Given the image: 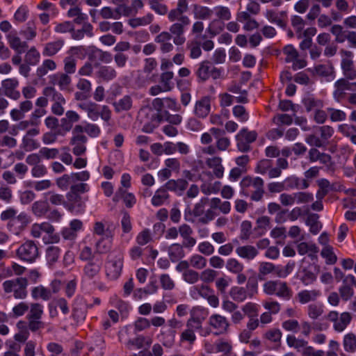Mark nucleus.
<instances>
[{
  "instance_id": "nucleus-1",
  "label": "nucleus",
  "mask_w": 356,
  "mask_h": 356,
  "mask_svg": "<svg viewBox=\"0 0 356 356\" xmlns=\"http://www.w3.org/2000/svg\"><path fill=\"white\" fill-rule=\"evenodd\" d=\"M31 235L35 238L42 237L44 243H56L59 240V236L54 233L52 225L47 222L33 224Z\"/></svg>"
},
{
  "instance_id": "nucleus-2",
  "label": "nucleus",
  "mask_w": 356,
  "mask_h": 356,
  "mask_svg": "<svg viewBox=\"0 0 356 356\" xmlns=\"http://www.w3.org/2000/svg\"><path fill=\"white\" fill-rule=\"evenodd\" d=\"M26 280L22 277L15 280H8L3 283V288L6 293H14L15 298H24L26 296Z\"/></svg>"
},
{
  "instance_id": "nucleus-3",
  "label": "nucleus",
  "mask_w": 356,
  "mask_h": 356,
  "mask_svg": "<svg viewBox=\"0 0 356 356\" xmlns=\"http://www.w3.org/2000/svg\"><path fill=\"white\" fill-rule=\"evenodd\" d=\"M123 257L122 254L118 253L116 255L110 254L108 260L106 264V273L111 279L118 278L122 271L123 266Z\"/></svg>"
},
{
  "instance_id": "nucleus-4",
  "label": "nucleus",
  "mask_w": 356,
  "mask_h": 356,
  "mask_svg": "<svg viewBox=\"0 0 356 356\" xmlns=\"http://www.w3.org/2000/svg\"><path fill=\"white\" fill-rule=\"evenodd\" d=\"M83 132H86L91 137H97L100 134V129L97 125L88 123L76 126L73 131V144L85 141V137L82 135Z\"/></svg>"
},
{
  "instance_id": "nucleus-5",
  "label": "nucleus",
  "mask_w": 356,
  "mask_h": 356,
  "mask_svg": "<svg viewBox=\"0 0 356 356\" xmlns=\"http://www.w3.org/2000/svg\"><path fill=\"white\" fill-rule=\"evenodd\" d=\"M17 256L20 259L32 263L39 257L38 248L32 241H27L22 244L17 250Z\"/></svg>"
},
{
  "instance_id": "nucleus-6",
  "label": "nucleus",
  "mask_w": 356,
  "mask_h": 356,
  "mask_svg": "<svg viewBox=\"0 0 356 356\" xmlns=\"http://www.w3.org/2000/svg\"><path fill=\"white\" fill-rule=\"evenodd\" d=\"M264 291L269 295L275 294L286 298L291 296L286 284L282 282L269 281L266 282L264 285Z\"/></svg>"
},
{
  "instance_id": "nucleus-7",
  "label": "nucleus",
  "mask_w": 356,
  "mask_h": 356,
  "mask_svg": "<svg viewBox=\"0 0 356 356\" xmlns=\"http://www.w3.org/2000/svg\"><path fill=\"white\" fill-rule=\"evenodd\" d=\"M263 180L259 177L245 178L241 181L243 187L250 188V192H253L252 199L254 200H259L263 195Z\"/></svg>"
},
{
  "instance_id": "nucleus-8",
  "label": "nucleus",
  "mask_w": 356,
  "mask_h": 356,
  "mask_svg": "<svg viewBox=\"0 0 356 356\" xmlns=\"http://www.w3.org/2000/svg\"><path fill=\"white\" fill-rule=\"evenodd\" d=\"M341 68L344 75L349 79L353 80L356 78V71L353 68V54L351 51H341Z\"/></svg>"
},
{
  "instance_id": "nucleus-9",
  "label": "nucleus",
  "mask_w": 356,
  "mask_h": 356,
  "mask_svg": "<svg viewBox=\"0 0 356 356\" xmlns=\"http://www.w3.org/2000/svg\"><path fill=\"white\" fill-rule=\"evenodd\" d=\"M257 137L254 131H249L246 129H241L236 136L237 147L241 152L248 149L249 144L252 143Z\"/></svg>"
},
{
  "instance_id": "nucleus-10",
  "label": "nucleus",
  "mask_w": 356,
  "mask_h": 356,
  "mask_svg": "<svg viewBox=\"0 0 356 356\" xmlns=\"http://www.w3.org/2000/svg\"><path fill=\"white\" fill-rule=\"evenodd\" d=\"M329 317L334 321V330L340 332L346 329L351 320V316L348 312H343L339 316L337 312H331Z\"/></svg>"
},
{
  "instance_id": "nucleus-11",
  "label": "nucleus",
  "mask_w": 356,
  "mask_h": 356,
  "mask_svg": "<svg viewBox=\"0 0 356 356\" xmlns=\"http://www.w3.org/2000/svg\"><path fill=\"white\" fill-rule=\"evenodd\" d=\"M208 315L207 311L201 307H195L191 310V318L188 322V326L200 328L201 323Z\"/></svg>"
},
{
  "instance_id": "nucleus-12",
  "label": "nucleus",
  "mask_w": 356,
  "mask_h": 356,
  "mask_svg": "<svg viewBox=\"0 0 356 356\" xmlns=\"http://www.w3.org/2000/svg\"><path fill=\"white\" fill-rule=\"evenodd\" d=\"M209 323L216 334H222L227 331L229 323L224 316L213 314L209 318Z\"/></svg>"
},
{
  "instance_id": "nucleus-13",
  "label": "nucleus",
  "mask_w": 356,
  "mask_h": 356,
  "mask_svg": "<svg viewBox=\"0 0 356 356\" xmlns=\"http://www.w3.org/2000/svg\"><path fill=\"white\" fill-rule=\"evenodd\" d=\"M187 9V3L186 0H179L178 6L177 9L172 10L168 15L169 19L171 21L176 19L182 22L184 24H189V19L188 17L183 16L182 13Z\"/></svg>"
},
{
  "instance_id": "nucleus-14",
  "label": "nucleus",
  "mask_w": 356,
  "mask_h": 356,
  "mask_svg": "<svg viewBox=\"0 0 356 356\" xmlns=\"http://www.w3.org/2000/svg\"><path fill=\"white\" fill-rule=\"evenodd\" d=\"M18 86V81L15 79H8L2 82L3 93L8 97L17 99L19 93L15 90Z\"/></svg>"
},
{
  "instance_id": "nucleus-15",
  "label": "nucleus",
  "mask_w": 356,
  "mask_h": 356,
  "mask_svg": "<svg viewBox=\"0 0 356 356\" xmlns=\"http://www.w3.org/2000/svg\"><path fill=\"white\" fill-rule=\"evenodd\" d=\"M79 106L87 112L90 119L93 121L98 120L99 117L100 106L92 102H83L79 104Z\"/></svg>"
},
{
  "instance_id": "nucleus-16",
  "label": "nucleus",
  "mask_w": 356,
  "mask_h": 356,
  "mask_svg": "<svg viewBox=\"0 0 356 356\" xmlns=\"http://www.w3.org/2000/svg\"><path fill=\"white\" fill-rule=\"evenodd\" d=\"M210 109L211 104L209 97H203L196 102L195 111L196 115L199 117L204 118L207 116L210 112Z\"/></svg>"
},
{
  "instance_id": "nucleus-17",
  "label": "nucleus",
  "mask_w": 356,
  "mask_h": 356,
  "mask_svg": "<svg viewBox=\"0 0 356 356\" xmlns=\"http://www.w3.org/2000/svg\"><path fill=\"white\" fill-rule=\"evenodd\" d=\"M265 15L271 23H274L280 26H284L286 24V15L284 12L267 10Z\"/></svg>"
},
{
  "instance_id": "nucleus-18",
  "label": "nucleus",
  "mask_w": 356,
  "mask_h": 356,
  "mask_svg": "<svg viewBox=\"0 0 356 356\" xmlns=\"http://www.w3.org/2000/svg\"><path fill=\"white\" fill-rule=\"evenodd\" d=\"M236 254L241 258L253 259L257 254V249L252 245L240 246L236 250Z\"/></svg>"
},
{
  "instance_id": "nucleus-19",
  "label": "nucleus",
  "mask_w": 356,
  "mask_h": 356,
  "mask_svg": "<svg viewBox=\"0 0 356 356\" xmlns=\"http://www.w3.org/2000/svg\"><path fill=\"white\" fill-rule=\"evenodd\" d=\"M320 295L321 292L318 290H303L298 293V298L300 303L306 304L315 300Z\"/></svg>"
},
{
  "instance_id": "nucleus-20",
  "label": "nucleus",
  "mask_w": 356,
  "mask_h": 356,
  "mask_svg": "<svg viewBox=\"0 0 356 356\" xmlns=\"http://www.w3.org/2000/svg\"><path fill=\"white\" fill-rule=\"evenodd\" d=\"M77 88L82 91L76 92L75 96L76 99H84L89 96L91 84L88 80L81 79L77 83Z\"/></svg>"
},
{
  "instance_id": "nucleus-21",
  "label": "nucleus",
  "mask_w": 356,
  "mask_h": 356,
  "mask_svg": "<svg viewBox=\"0 0 356 356\" xmlns=\"http://www.w3.org/2000/svg\"><path fill=\"white\" fill-rule=\"evenodd\" d=\"M7 40L10 46L19 53L24 49V44L21 42L15 31H12L7 35Z\"/></svg>"
},
{
  "instance_id": "nucleus-22",
  "label": "nucleus",
  "mask_w": 356,
  "mask_h": 356,
  "mask_svg": "<svg viewBox=\"0 0 356 356\" xmlns=\"http://www.w3.org/2000/svg\"><path fill=\"white\" fill-rule=\"evenodd\" d=\"M187 187V182L184 179H171L165 184V188L168 190L175 191L176 193H181Z\"/></svg>"
},
{
  "instance_id": "nucleus-23",
  "label": "nucleus",
  "mask_w": 356,
  "mask_h": 356,
  "mask_svg": "<svg viewBox=\"0 0 356 356\" xmlns=\"http://www.w3.org/2000/svg\"><path fill=\"white\" fill-rule=\"evenodd\" d=\"M222 160L219 157H213L207 160V165L213 168L217 177H222L224 173V168L221 164Z\"/></svg>"
},
{
  "instance_id": "nucleus-24",
  "label": "nucleus",
  "mask_w": 356,
  "mask_h": 356,
  "mask_svg": "<svg viewBox=\"0 0 356 356\" xmlns=\"http://www.w3.org/2000/svg\"><path fill=\"white\" fill-rule=\"evenodd\" d=\"M101 262L95 260V261L88 263L84 268V275L88 278L95 277L99 272Z\"/></svg>"
},
{
  "instance_id": "nucleus-25",
  "label": "nucleus",
  "mask_w": 356,
  "mask_h": 356,
  "mask_svg": "<svg viewBox=\"0 0 356 356\" xmlns=\"http://www.w3.org/2000/svg\"><path fill=\"white\" fill-rule=\"evenodd\" d=\"M305 195L302 193L289 195L283 193L280 197V200L283 205L289 206L293 205L296 202H300L302 201L301 197Z\"/></svg>"
},
{
  "instance_id": "nucleus-26",
  "label": "nucleus",
  "mask_w": 356,
  "mask_h": 356,
  "mask_svg": "<svg viewBox=\"0 0 356 356\" xmlns=\"http://www.w3.org/2000/svg\"><path fill=\"white\" fill-rule=\"evenodd\" d=\"M210 207L213 209H219L223 213H228L231 210L229 202H221L219 198H213L210 201Z\"/></svg>"
},
{
  "instance_id": "nucleus-27",
  "label": "nucleus",
  "mask_w": 356,
  "mask_h": 356,
  "mask_svg": "<svg viewBox=\"0 0 356 356\" xmlns=\"http://www.w3.org/2000/svg\"><path fill=\"white\" fill-rule=\"evenodd\" d=\"M168 197V195L166 189L161 188L156 191L154 196L152 197V204L156 207L160 206L164 203Z\"/></svg>"
},
{
  "instance_id": "nucleus-28",
  "label": "nucleus",
  "mask_w": 356,
  "mask_h": 356,
  "mask_svg": "<svg viewBox=\"0 0 356 356\" xmlns=\"http://www.w3.org/2000/svg\"><path fill=\"white\" fill-rule=\"evenodd\" d=\"M223 131L218 128H211L209 132L204 133L201 136V142L203 144H208L212 141V136L216 138L221 136Z\"/></svg>"
},
{
  "instance_id": "nucleus-29",
  "label": "nucleus",
  "mask_w": 356,
  "mask_h": 356,
  "mask_svg": "<svg viewBox=\"0 0 356 356\" xmlns=\"http://www.w3.org/2000/svg\"><path fill=\"white\" fill-rule=\"evenodd\" d=\"M32 296L35 299L48 300L51 298V291L46 288L39 286L32 290Z\"/></svg>"
},
{
  "instance_id": "nucleus-30",
  "label": "nucleus",
  "mask_w": 356,
  "mask_h": 356,
  "mask_svg": "<svg viewBox=\"0 0 356 356\" xmlns=\"http://www.w3.org/2000/svg\"><path fill=\"white\" fill-rule=\"evenodd\" d=\"M232 349L231 343L229 341L220 340L215 346L207 350L212 353H225L229 352Z\"/></svg>"
},
{
  "instance_id": "nucleus-31",
  "label": "nucleus",
  "mask_w": 356,
  "mask_h": 356,
  "mask_svg": "<svg viewBox=\"0 0 356 356\" xmlns=\"http://www.w3.org/2000/svg\"><path fill=\"white\" fill-rule=\"evenodd\" d=\"M169 256L172 261H177L184 256L182 247L178 244H173L169 248Z\"/></svg>"
},
{
  "instance_id": "nucleus-32",
  "label": "nucleus",
  "mask_w": 356,
  "mask_h": 356,
  "mask_svg": "<svg viewBox=\"0 0 356 356\" xmlns=\"http://www.w3.org/2000/svg\"><path fill=\"white\" fill-rule=\"evenodd\" d=\"M337 91L340 94L346 90H356V83H350L346 79H340L335 83Z\"/></svg>"
},
{
  "instance_id": "nucleus-33",
  "label": "nucleus",
  "mask_w": 356,
  "mask_h": 356,
  "mask_svg": "<svg viewBox=\"0 0 356 356\" xmlns=\"http://www.w3.org/2000/svg\"><path fill=\"white\" fill-rule=\"evenodd\" d=\"M343 346L346 351L354 352L356 349V336L353 334H347L343 339Z\"/></svg>"
},
{
  "instance_id": "nucleus-34",
  "label": "nucleus",
  "mask_w": 356,
  "mask_h": 356,
  "mask_svg": "<svg viewBox=\"0 0 356 356\" xmlns=\"http://www.w3.org/2000/svg\"><path fill=\"white\" fill-rule=\"evenodd\" d=\"M230 296L236 301L242 302L247 298L246 291L242 287L234 286L229 292Z\"/></svg>"
},
{
  "instance_id": "nucleus-35",
  "label": "nucleus",
  "mask_w": 356,
  "mask_h": 356,
  "mask_svg": "<svg viewBox=\"0 0 356 356\" xmlns=\"http://www.w3.org/2000/svg\"><path fill=\"white\" fill-rule=\"evenodd\" d=\"M291 24L296 31L298 37L302 38V32L305 27V21L298 15H295L291 18Z\"/></svg>"
},
{
  "instance_id": "nucleus-36",
  "label": "nucleus",
  "mask_w": 356,
  "mask_h": 356,
  "mask_svg": "<svg viewBox=\"0 0 356 356\" xmlns=\"http://www.w3.org/2000/svg\"><path fill=\"white\" fill-rule=\"evenodd\" d=\"M29 10L26 6H21L14 14V22L22 23L25 22L28 17Z\"/></svg>"
},
{
  "instance_id": "nucleus-37",
  "label": "nucleus",
  "mask_w": 356,
  "mask_h": 356,
  "mask_svg": "<svg viewBox=\"0 0 356 356\" xmlns=\"http://www.w3.org/2000/svg\"><path fill=\"white\" fill-rule=\"evenodd\" d=\"M132 105L131 98L128 96L124 97L122 99L114 104L115 111L120 112L129 110Z\"/></svg>"
},
{
  "instance_id": "nucleus-38",
  "label": "nucleus",
  "mask_w": 356,
  "mask_h": 356,
  "mask_svg": "<svg viewBox=\"0 0 356 356\" xmlns=\"http://www.w3.org/2000/svg\"><path fill=\"white\" fill-rule=\"evenodd\" d=\"M62 47L63 42L60 41L49 43L44 48V54L47 56H52L56 54Z\"/></svg>"
},
{
  "instance_id": "nucleus-39",
  "label": "nucleus",
  "mask_w": 356,
  "mask_h": 356,
  "mask_svg": "<svg viewBox=\"0 0 356 356\" xmlns=\"http://www.w3.org/2000/svg\"><path fill=\"white\" fill-rule=\"evenodd\" d=\"M257 227L256 230L258 231L259 235L264 234L268 229L270 220L266 216L259 218L257 221Z\"/></svg>"
},
{
  "instance_id": "nucleus-40",
  "label": "nucleus",
  "mask_w": 356,
  "mask_h": 356,
  "mask_svg": "<svg viewBox=\"0 0 356 356\" xmlns=\"http://www.w3.org/2000/svg\"><path fill=\"white\" fill-rule=\"evenodd\" d=\"M60 255V250L58 248L55 246H50L47 248L46 252V257L47 262L50 264L54 263Z\"/></svg>"
},
{
  "instance_id": "nucleus-41",
  "label": "nucleus",
  "mask_w": 356,
  "mask_h": 356,
  "mask_svg": "<svg viewBox=\"0 0 356 356\" xmlns=\"http://www.w3.org/2000/svg\"><path fill=\"white\" fill-rule=\"evenodd\" d=\"M156 291V286L154 285L148 286V289H138L134 293V298L136 300H140L145 298L148 294L153 293Z\"/></svg>"
},
{
  "instance_id": "nucleus-42",
  "label": "nucleus",
  "mask_w": 356,
  "mask_h": 356,
  "mask_svg": "<svg viewBox=\"0 0 356 356\" xmlns=\"http://www.w3.org/2000/svg\"><path fill=\"white\" fill-rule=\"evenodd\" d=\"M233 114L234 117L240 122H244L248 119V114L242 106H236L233 108Z\"/></svg>"
},
{
  "instance_id": "nucleus-43",
  "label": "nucleus",
  "mask_w": 356,
  "mask_h": 356,
  "mask_svg": "<svg viewBox=\"0 0 356 356\" xmlns=\"http://www.w3.org/2000/svg\"><path fill=\"white\" fill-rule=\"evenodd\" d=\"M56 69V63L51 60H46L43 62L42 65L38 69V74L39 76L45 75L49 70Z\"/></svg>"
},
{
  "instance_id": "nucleus-44",
  "label": "nucleus",
  "mask_w": 356,
  "mask_h": 356,
  "mask_svg": "<svg viewBox=\"0 0 356 356\" xmlns=\"http://www.w3.org/2000/svg\"><path fill=\"white\" fill-rule=\"evenodd\" d=\"M48 209V204L46 202H36L33 205V211L37 216H43Z\"/></svg>"
},
{
  "instance_id": "nucleus-45",
  "label": "nucleus",
  "mask_w": 356,
  "mask_h": 356,
  "mask_svg": "<svg viewBox=\"0 0 356 356\" xmlns=\"http://www.w3.org/2000/svg\"><path fill=\"white\" fill-rule=\"evenodd\" d=\"M284 54L286 55V61L291 63L294 61L298 57V52L292 45H286L284 48Z\"/></svg>"
},
{
  "instance_id": "nucleus-46",
  "label": "nucleus",
  "mask_w": 356,
  "mask_h": 356,
  "mask_svg": "<svg viewBox=\"0 0 356 356\" xmlns=\"http://www.w3.org/2000/svg\"><path fill=\"white\" fill-rule=\"evenodd\" d=\"M216 15L222 20H228L231 18V13L228 8L218 6L214 8Z\"/></svg>"
},
{
  "instance_id": "nucleus-47",
  "label": "nucleus",
  "mask_w": 356,
  "mask_h": 356,
  "mask_svg": "<svg viewBox=\"0 0 356 356\" xmlns=\"http://www.w3.org/2000/svg\"><path fill=\"white\" fill-rule=\"evenodd\" d=\"M227 269L232 273H238L243 270V266L235 259H229L226 265Z\"/></svg>"
},
{
  "instance_id": "nucleus-48",
  "label": "nucleus",
  "mask_w": 356,
  "mask_h": 356,
  "mask_svg": "<svg viewBox=\"0 0 356 356\" xmlns=\"http://www.w3.org/2000/svg\"><path fill=\"white\" fill-rule=\"evenodd\" d=\"M316 72L319 75L329 77V79H333V68L330 65H318L316 67Z\"/></svg>"
},
{
  "instance_id": "nucleus-49",
  "label": "nucleus",
  "mask_w": 356,
  "mask_h": 356,
  "mask_svg": "<svg viewBox=\"0 0 356 356\" xmlns=\"http://www.w3.org/2000/svg\"><path fill=\"white\" fill-rule=\"evenodd\" d=\"M309 157L312 161H320L326 163L330 160V157L325 154H321L316 149H312L309 152Z\"/></svg>"
},
{
  "instance_id": "nucleus-50",
  "label": "nucleus",
  "mask_w": 356,
  "mask_h": 356,
  "mask_svg": "<svg viewBox=\"0 0 356 356\" xmlns=\"http://www.w3.org/2000/svg\"><path fill=\"white\" fill-rule=\"evenodd\" d=\"M68 16L71 17H76L75 22L77 24H81L82 22H84L87 19L86 15L81 13L80 10L76 7L69 10Z\"/></svg>"
},
{
  "instance_id": "nucleus-51",
  "label": "nucleus",
  "mask_w": 356,
  "mask_h": 356,
  "mask_svg": "<svg viewBox=\"0 0 356 356\" xmlns=\"http://www.w3.org/2000/svg\"><path fill=\"white\" fill-rule=\"evenodd\" d=\"M92 26L90 24H84L83 30H78L76 32H73L72 35L74 39L80 40L84 37V33H87L90 36L92 35Z\"/></svg>"
},
{
  "instance_id": "nucleus-52",
  "label": "nucleus",
  "mask_w": 356,
  "mask_h": 356,
  "mask_svg": "<svg viewBox=\"0 0 356 356\" xmlns=\"http://www.w3.org/2000/svg\"><path fill=\"white\" fill-rule=\"evenodd\" d=\"M259 306L255 303L248 302L243 307V312L250 317L256 316L259 311Z\"/></svg>"
},
{
  "instance_id": "nucleus-53",
  "label": "nucleus",
  "mask_w": 356,
  "mask_h": 356,
  "mask_svg": "<svg viewBox=\"0 0 356 356\" xmlns=\"http://www.w3.org/2000/svg\"><path fill=\"white\" fill-rule=\"evenodd\" d=\"M328 113L330 114V119L334 122L343 121L346 118V113L341 110L329 108Z\"/></svg>"
},
{
  "instance_id": "nucleus-54",
  "label": "nucleus",
  "mask_w": 356,
  "mask_h": 356,
  "mask_svg": "<svg viewBox=\"0 0 356 356\" xmlns=\"http://www.w3.org/2000/svg\"><path fill=\"white\" fill-rule=\"evenodd\" d=\"M24 268L17 264H13L10 268H6L3 277L12 276L13 274L21 275L24 273Z\"/></svg>"
},
{
  "instance_id": "nucleus-55",
  "label": "nucleus",
  "mask_w": 356,
  "mask_h": 356,
  "mask_svg": "<svg viewBox=\"0 0 356 356\" xmlns=\"http://www.w3.org/2000/svg\"><path fill=\"white\" fill-rule=\"evenodd\" d=\"M58 102H55L52 106V112L56 115H60L63 113L64 109L62 106L63 104H65V99L60 95H56Z\"/></svg>"
},
{
  "instance_id": "nucleus-56",
  "label": "nucleus",
  "mask_w": 356,
  "mask_h": 356,
  "mask_svg": "<svg viewBox=\"0 0 356 356\" xmlns=\"http://www.w3.org/2000/svg\"><path fill=\"white\" fill-rule=\"evenodd\" d=\"M316 215L311 216L307 220V224L310 226V230L314 234H317L321 229V223L317 220Z\"/></svg>"
},
{
  "instance_id": "nucleus-57",
  "label": "nucleus",
  "mask_w": 356,
  "mask_h": 356,
  "mask_svg": "<svg viewBox=\"0 0 356 356\" xmlns=\"http://www.w3.org/2000/svg\"><path fill=\"white\" fill-rule=\"evenodd\" d=\"M39 143L33 139L32 138L24 136L23 138V146L26 151H32L38 148Z\"/></svg>"
},
{
  "instance_id": "nucleus-58",
  "label": "nucleus",
  "mask_w": 356,
  "mask_h": 356,
  "mask_svg": "<svg viewBox=\"0 0 356 356\" xmlns=\"http://www.w3.org/2000/svg\"><path fill=\"white\" fill-rule=\"evenodd\" d=\"M150 240L151 234L148 229L143 230L136 236V242L140 245L147 244Z\"/></svg>"
},
{
  "instance_id": "nucleus-59",
  "label": "nucleus",
  "mask_w": 356,
  "mask_h": 356,
  "mask_svg": "<svg viewBox=\"0 0 356 356\" xmlns=\"http://www.w3.org/2000/svg\"><path fill=\"white\" fill-rule=\"evenodd\" d=\"M99 73V76L105 80H110L115 76V70L110 67H101Z\"/></svg>"
},
{
  "instance_id": "nucleus-60",
  "label": "nucleus",
  "mask_w": 356,
  "mask_h": 356,
  "mask_svg": "<svg viewBox=\"0 0 356 356\" xmlns=\"http://www.w3.org/2000/svg\"><path fill=\"white\" fill-rule=\"evenodd\" d=\"M187 327L188 328L181 334V339L183 341L193 342L195 340V330L199 328H195L193 327H189L188 325Z\"/></svg>"
},
{
  "instance_id": "nucleus-61",
  "label": "nucleus",
  "mask_w": 356,
  "mask_h": 356,
  "mask_svg": "<svg viewBox=\"0 0 356 356\" xmlns=\"http://www.w3.org/2000/svg\"><path fill=\"white\" fill-rule=\"evenodd\" d=\"M28 309V305L22 302L13 308V314L15 317H19L24 315Z\"/></svg>"
},
{
  "instance_id": "nucleus-62",
  "label": "nucleus",
  "mask_w": 356,
  "mask_h": 356,
  "mask_svg": "<svg viewBox=\"0 0 356 356\" xmlns=\"http://www.w3.org/2000/svg\"><path fill=\"white\" fill-rule=\"evenodd\" d=\"M322 312V306L320 304H313L309 307L308 314L312 318L315 319L318 318Z\"/></svg>"
},
{
  "instance_id": "nucleus-63",
  "label": "nucleus",
  "mask_w": 356,
  "mask_h": 356,
  "mask_svg": "<svg viewBox=\"0 0 356 356\" xmlns=\"http://www.w3.org/2000/svg\"><path fill=\"white\" fill-rule=\"evenodd\" d=\"M42 312V307L40 305H33L30 310L29 319H39L41 317Z\"/></svg>"
},
{
  "instance_id": "nucleus-64",
  "label": "nucleus",
  "mask_w": 356,
  "mask_h": 356,
  "mask_svg": "<svg viewBox=\"0 0 356 356\" xmlns=\"http://www.w3.org/2000/svg\"><path fill=\"white\" fill-rule=\"evenodd\" d=\"M40 54L35 49H31L26 55V60L31 65H35L39 62Z\"/></svg>"
}]
</instances>
